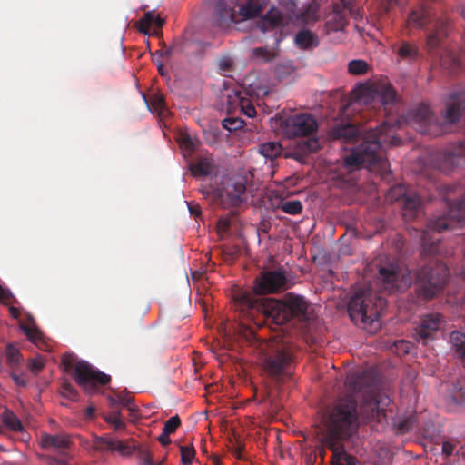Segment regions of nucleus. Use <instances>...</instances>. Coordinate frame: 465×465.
<instances>
[{
	"label": "nucleus",
	"mask_w": 465,
	"mask_h": 465,
	"mask_svg": "<svg viewBox=\"0 0 465 465\" xmlns=\"http://www.w3.org/2000/svg\"><path fill=\"white\" fill-rule=\"evenodd\" d=\"M345 384L357 394L361 404L358 411L356 396L348 395L340 399L328 415L325 444L332 451L331 465H357L356 458L341 449L337 441L349 438L356 430L360 415L363 420L380 421L391 401L381 391L378 378L371 370L349 375Z\"/></svg>",
	"instance_id": "f257e3e1"
},
{
	"label": "nucleus",
	"mask_w": 465,
	"mask_h": 465,
	"mask_svg": "<svg viewBox=\"0 0 465 465\" xmlns=\"http://www.w3.org/2000/svg\"><path fill=\"white\" fill-rule=\"evenodd\" d=\"M239 309L247 314L262 313L267 322L276 325L289 323L302 331L309 329L313 320V310L310 302L302 295L287 292L281 299L257 297L243 293L238 298Z\"/></svg>",
	"instance_id": "f03ea898"
},
{
	"label": "nucleus",
	"mask_w": 465,
	"mask_h": 465,
	"mask_svg": "<svg viewBox=\"0 0 465 465\" xmlns=\"http://www.w3.org/2000/svg\"><path fill=\"white\" fill-rule=\"evenodd\" d=\"M400 143L401 139L395 135L394 125L385 122L366 134L359 146L344 158V166L350 171L364 167L384 173L388 162L384 159L383 151L388 146Z\"/></svg>",
	"instance_id": "7ed1b4c3"
},
{
	"label": "nucleus",
	"mask_w": 465,
	"mask_h": 465,
	"mask_svg": "<svg viewBox=\"0 0 465 465\" xmlns=\"http://www.w3.org/2000/svg\"><path fill=\"white\" fill-rule=\"evenodd\" d=\"M464 111L465 100L459 95L447 104L446 109L442 112L441 122L430 107L423 103L411 111L410 119L419 133L437 136L444 132L446 124L457 123Z\"/></svg>",
	"instance_id": "20e7f679"
},
{
	"label": "nucleus",
	"mask_w": 465,
	"mask_h": 465,
	"mask_svg": "<svg viewBox=\"0 0 465 465\" xmlns=\"http://www.w3.org/2000/svg\"><path fill=\"white\" fill-rule=\"evenodd\" d=\"M385 302L381 297H373L365 291H358L348 303V313L355 325L370 333H376L381 327V312Z\"/></svg>",
	"instance_id": "39448f33"
},
{
	"label": "nucleus",
	"mask_w": 465,
	"mask_h": 465,
	"mask_svg": "<svg viewBox=\"0 0 465 465\" xmlns=\"http://www.w3.org/2000/svg\"><path fill=\"white\" fill-rule=\"evenodd\" d=\"M266 0H218L212 14L213 25L226 29L232 23L259 16Z\"/></svg>",
	"instance_id": "423d86ee"
},
{
	"label": "nucleus",
	"mask_w": 465,
	"mask_h": 465,
	"mask_svg": "<svg viewBox=\"0 0 465 465\" xmlns=\"http://www.w3.org/2000/svg\"><path fill=\"white\" fill-rule=\"evenodd\" d=\"M465 222V194L457 202L449 204L447 215L430 220L426 229L420 232L423 252L428 255L439 252V237L434 232L451 230L455 223Z\"/></svg>",
	"instance_id": "0eeeda50"
},
{
	"label": "nucleus",
	"mask_w": 465,
	"mask_h": 465,
	"mask_svg": "<svg viewBox=\"0 0 465 465\" xmlns=\"http://www.w3.org/2000/svg\"><path fill=\"white\" fill-rule=\"evenodd\" d=\"M293 351L283 341H272L267 344L262 358V367L266 374L277 385L292 378Z\"/></svg>",
	"instance_id": "6e6552de"
},
{
	"label": "nucleus",
	"mask_w": 465,
	"mask_h": 465,
	"mask_svg": "<svg viewBox=\"0 0 465 465\" xmlns=\"http://www.w3.org/2000/svg\"><path fill=\"white\" fill-rule=\"evenodd\" d=\"M415 288L419 297L429 301L440 293L450 276L449 269L441 262L431 260L416 272Z\"/></svg>",
	"instance_id": "1a4fd4ad"
},
{
	"label": "nucleus",
	"mask_w": 465,
	"mask_h": 465,
	"mask_svg": "<svg viewBox=\"0 0 465 465\" xmlns=\"http://www.w3.org/2000/svg\"><path fill=\"white\" fill-rule=\"evenodd\" d=\"M62 364L66 371L74 369L75 381L85 390H93L97 384L106 385L111 381L109 375L94 369L87 361H77L74 354H64Z\"/></svg>",
	"instance_id": "9d476101"
},
{
	"label": "nucleus",
	"mask_w": 465,
	"mask_h": 465,
	"mask_svg": "<svg viewBox=\"0 0 465 465\" xmlns=\"http://www.w3.org/2000/svg\"><path fill=\"white\" fill-rule=\"evenodd\" d=\"M282 133L289 138L307 136L317 130V123L310 114H295L289 116H279L277 119Z\"/></svg>",
	"instance_id": "9b49d317"
},
{
	"label": "nucleus",
	"mask_w": 465,
	"mask_h": 465,
	"mask_svg": "<svg viewBox=\"0 0 465 465\" xmlns=\"http://www.w3.org/2000/svg\"><path fill=\"white\" fill-rule=\"evenodd\" d=\"M288 288L286 271L282 268L261 272L260 278L255 280L254 292L256 295L276 293Z\"/></svg>",
	"instance_id": "f8f14e48"
},
{
	"label": "nucleus",
	"mask_w": 465,
	"mask_h": 465,
	"mask_svg": "<svg viewBox=\"0 0 465 465\" xmlns=\"http://www.w3.org/2000/svg\"><path fill=\"white\" fill-rule=\"evenodd\" d=\"M217 198L224 208L240 206L247 201L245 178L229 179L218 191Z\"/></svg>",
	"instance_id": "ddd939ff"
},
{
	"label": "nucleus",
	"mask_w": 465,
	"mask_h": 465,
	"mask_svg": "<svg viewBox=\"0 0 465 465\" xmlns=\"http://www.w3.org/2000/svg\"><path fill=\"white\" fill-rule=\"evenodd\" d=\"M387 201L401 202L402 214L405 219H413L421 205L420 197L414 192H410L403 184L391 187L386 194Z\"/></svg>",
	"instance_id": "4468645a"
},
{
	"label": "nucleus",
	"mask_w": 465,
	"mask_h": 465,
	"mask_svg": "<svg viewBox=\"0 0 465 465\" xmlns=\"http://www.w3.org/2000/svg\"><path fill=\"white\" fill-rule=\"evenodd\" d=\"M17 303L8 304V311L12 318L19 321V327L27 339L35 344L40 350L48 351V344L39 328L35 325L34 318L27 316L26 322L19 320L21 315V308L16 306Z\"/></svg>",
	"instance_id": "2eb2a0df"
},
{
	"label": "nucleus",
	"mask_w": 465,
	"mask_h": 465,
	"mask_svg": "<svg viewBox=\"0 0 465 465\" xmlns=\"http://www.w3.org/2000/svg\"><path fill=\"white\" fill-rule=\"evenodd\" d=\"M443 322V317L440 313H429L421 318L420 325L416 328V339L422 344L433 341L435 335Z\"/></svg>",
	"instance_id": "dca6fc26"
},
{
	"label": "nucleus",
	"mask_w": 465,
	"mask_h": 465,
	"mask_svg": "<svg viewBox=\"0 0 465 465\" xmlns=\"http://www.w3.org/2000/svg\"><path fill=\"white\" fill-rule=\"evenodd\" d=\"M380 278L382 281V287L386 291L392 292L411 284V279L402 275L400 280L399 272L393 265L382 266L379 270Z\"/></svg>",
	"instance_id": "f3484780"
},
{
	"label": "nucleus",
	"mask_w": 465,
	"mask_h": 465,
	"mask_svg": "<svg viewBox=\"0 0 465 465\" xmlns=\"http://www.w3.org/2000/svg\"><path fill=\"white\" fill-rule=\"evenodd\" d=\"M449 31V20L439 18L434 22L433 28L427 35V48L430 53L434 54L438 51Z\"/></svg>",
	"instance_id": "a211bd4d"
},
{
	"label": "nucleus",
	"mask_w": 465,
	"mask_h": 465,
	"mask_svg": "<svg viewBox=\"0 0 465 465\" xmlns=\"http://www.w3.org/2000/svg\"><path fill=\"white\" fill-rule=\"evenodd\" d=\"M349 3L341 0L333 6V12L327 22L332 31H341L348 25Z\"/></svg>",
	"instance_id": "6ab92c4d"
},
{
	"label": "nucleus",
	"mask_w": 465,
	"mask_h": 465,
	"mask_svg": "<svg viewBox=\"0 0 465 465\" xmlns=\"http://www.w3.org/2000/svg\"><path fill=\"white\" fill-rule=\"evenodd\" d=\"M330 135L334 140L351 143L358 137L359 129L352 124H340L331 129Z\"/></svg>",
	"instance_id": "aec40b11"
},
{
	"label": "nucleus",
	"mask_w": 465,
	"mask_h": 465,
	"mask_svg": "<svg viewBox=\"0 0 465 465\" xmlns=\"http://www.w3.org/2000/svg\"><path fill=\"white\" fill-rule=\"evenodd\" d=\"M256 395L260 398L259 401L266 405L270 411L277 412L281 409L282 404L278 400L279 390L277 388L265 385Z\"/></svg>",
	"instance_id": "412c9836"
},
{
	"label": "nucleus",
	"mask_w": 465,
	"mask_h": 465,
	"mask_svg": "<svg viewBox=\"0 0 465 465\" xmlns=\"http://www.w3.org/2000/svg\"><path fill=\"white\" fill-rule=\"evenodd\" d=\"M294 44L300 49L309 50L317 47L320 41L316 34L308 29H302L296 34Z\"/></svg>",
	"instance_id": "4be33fe9"
},
{
	"label": "nucleus",
	"mask_w": 465,
	"mask_h": 465,
	"mask_svg": "<svg viewBox=\"0 0 465 465\" xmlns=\"http://www.w3.org/2000/svg\"><path fill=\"white\" fill-rule=\"evenodd\" d=\"M378 84L376 85H361L355 91V99L359 104L371 105L377 103Z\"/></svg>",
	"instance_id": "5701e85b"
},
{
	"label": "nucleus",
	"mask_w": 465,
	"mask_h": 465,
	"mask_svg": "<svg viewBox=\"0 0 465 465\" xmlns=\"http://www.w3.org/2000/svg\"><path fill=\"white\" fill-rule=\"evenodd\" d=\"M70 439L67 435H51L44 434L41 437V445L43 448H54L57 450H65L70 448Z\"/></svg>",
	"instance_id": "b1692460"
},
{
	"label": "nucleus",
	"mask_w": 465,
	"mask_h": 465,
	"mask_svg": "<svg viewBox=\"0 0 465 465\" xmlns=\"http://www.w3.org/2000/svg\"><path fill=\"white\" fill-rule=\"evenodd\" d=\"M5 363L8 370L20 369L23 365V356L17 343H8L5 347Z\"/></svg>",
	"instance_id": "393cba45"
},
{
	"label": "nucleus",
	"mask_w": 465,
	"mask_h": 465,
	"mask_svg": "<svg viewBox=\"0 0 465 465\" xmlns=\"http://www.w3.org/2000/svg\"><path fill=\"white\" fill-rule=\"evenodd\" d=\"M153 24H154L157 28H162L164 24V20L159 15H156L154 11H148L137 22V28L139 32L147 35L149 34Z\"/></svg>",
	"instance_id": "a878e982"
},
{
	"label": "nucleus",
	"mask_w": 465,
	"mask_h": 465,
	"mask_svg": "<svg viewBox=\"0 0 465 465\" xmlns=\"http://www.w3.org/2000/svg\"><path fill=\"white\" fill-rule=\"evenodd\" d=\"M397 98V94L394 88L390 84H378L377 103L384 107L392 104Z\"/></svg>",
	"instance_id": "bb28decb"
},
{
	"label": "nucleus",
	"mask_w": 465,
	"mask_h": 465,
	"mask_svg": "<svg viewBox=\"0 0 465 465\" xmlns=\"http://www.w3.org/2000/svg\"><path fill=\"white\" fill-rule=\"evenodd\" d=\"M215 165L213 160L209 157H201L191 165L192 173L195 176H208L214 172Z\"/></svg>",
	"instance_id": "cd10ccee"
},
{
	"label": "nucleus",
	"mask_w": 465,
	"mask_h": 465,
	"mask_svg": "<svg viewBox=\"0 0 465 465\" xmlns=\"http://www.w3.org/2000/svg\"><path fill=\"white\" fill-rule=\"evenodd\" d=\"M429 21L428 12L423 8L412 10L406 21L407 27L409 28H423Z\"/></svg>",
	"instance_id": "c85d7f7f"
},
{
	"label": "nucleus",
	"mask_w": 465,
	"mask_h": 465,
	"mask_svg": "<svg viewBox=\"0 0 465 465\" xmlns=\"http://www.w3.org/2000/svg\"><path fill=\"white\" fill-rule=\"evenodd\" d=\"M284 16L277 8H271L263 16L262 25L264 30L276 28L283 24Z\"/></svg>",
	"instance_id": "c756f323"
},
{
	"label": "nucleus",
	"mask_w": 465,
	"mask_h": 465,
	"mask_svg": "<svg viewBox=\"0 0 465 465\" xmlns=\"http://www.w3.org/2000/svg\"><path fill=\"white\" fill-rule=\"evenodd\" d=\"M440 63L442 68L449 71L450 74L458 73L461 68L460 59L453 53L446 50L440 56Z\"/></svg>",
	"instance_id": "7c9ffc66"
},
{
	"label": "nucleus",
	"mask_w": 465,
	"mask_h": 465,
	"mask_svg": "<svg viewBox=\"0 0 465 465\" xmlns=\"http://www.w3.org/2000/svg\"><path fill=\"white\" fill-rule=\"evenodd\" d=\"M258 152L264 158L272 161L282 154V146L279 142H267L259 145Z\"/></svg>",
	"instance_id": "2f4dec72"
},
{
	"label": "nucleus",
	"mask_w": 465,
	"mask_h": 465,
	"mask_svg": "<svg viewBox=\"0 0 465 465\" xmlns=\"http://www.w3.org/2000/svg\"><path fill=\"white\" fill-rule=\"evenodd\" d=\"M4 426L13 431H21L23 430L21 420L14 412L7 409L2 412V428ZM4 434V430H2V436Z\"/></svg>",
	"instance_id": "473e14b6"
},
{
	"label": "nucleus",
	"mask_w": 465,
	"mask_h": 465,
	"mask_svg": "<svg viewBox=\"0 0 465 465\" xmlns=\"http://www.w3.org/2000/svg\"><path fill=\"white\" fill-rule=\"evenodd\" d=\"M134 398L129 393L118 394L115 398L110 397L109 401L112 407L122 405L126 407L131 412H135L137 409L133 405Z\"/></svg>",
	"instance_id": "72a5a7b5"
},
{
	"label": "nucleus",
	"mask_w": 465,
	"mask_h": 465,
	"mask_svg": "<svg viewBox=\"0 0 465 465\" xmlns=\"http://www.w3.org/2000/svg\"><path fill=\"white\" fill-rule=\"evenodd\" d=\"M397 54L401 59L414 60L418 56V47L407 42H402L397 50Z\"/></svg>",
	"instance_id": "f704fd0d"
},
{
	"label": "nucleus",
	"mask_w": 465,
	"mask_h": 465,
	"mask_svg": "<svg viewBox=\"0 0 465 465\" xmlns=\"http://www.w3.org/2000/svg\"><path fill=\"white\" fill-rule=\"evenodd\" d=\"M279 208L285 213L297 215L302 212L303 205L299 200L282 201Z\"/></svg>",
	"instance_id": "c9c22d12"
},
{
	"label": "nucleus",
	"mask_w": 465,
	"mask_h": 465,
	"mask_svg": "<svg viewBox=\"0 0 465 465\" xmlns=\"http://www.w3.org/2000/svg\"><path fill=\"white\" fill-rule=\"evenodd\" d=\"M277 56V52L269 50L266 47H256L252 50V57L260 62L267 63L272 61Z\"/></svg>",
	"instance_id": "e433bc0d"
},
{
	"label": "nucleus",
	"mask_w": 465,
	"mask_h": 465,
	"mask_svg": "<svg viewBox=\"0 0 465 465\" xmlns=\"http://www.w3.org/2000/svg\"><path fill=\"white\" fill-rule=\"evenodd\" d=\"M369 69V64L361 59L352 60L348 64L349 73L353 75H362L366 74Z\"/></svg>",
	"instance_id": "4c0bfd02"
},
{
	"label": "nucleus",
	"mask_w": 465,
	"mask_h": 465,
	"mask_svg": "<svg viewBox=\"0 0 465 465\" xmlns=\"http://www.w3.org/2000/svg\"><path fill=\"white\" fill-rule=\"evenodd\" d=\"M220 74L224 76H232L234 68L233 59L230 56H223L218 61Z\"/></svg>",
	"instance_id": "58836bf2"
},
{
	"label": "nucleus",
	"mask_w": 465,
	"mask_h": 465,
	"mask_svg": "<svg viewBox=\"0 0 465 465\" xmlns=\"http://www.w3.org/2000/svg\"><path fill=\"white\" fill-rule=\"evenodd\" d=\"M465 156V141L459 142L457 145L453 146L448 151L449 161L452 164H458L457 158Z\"/></svg>",
	"instance_id": "ea45409f"
},
{
	"label": "nucleus",
	"mask_w": 465,
	"mask_h": 465,
	"mask_svg": "<svg viewBox=\"0 0 465 465\" xmlns=\"http://www.w3.org/2000/svg\"><path fill=\"white\" fill-rule=\"evenodd\" d=\"M450 342L456 349V352L460 355L465 349V333L454 331L450 333Z\"/></svg>",
	"instance_id": "a19ab883"
},
{
	"label": "nucleus",
	"mask_w": 465,
	"mask_h": 465,
	"mask_svg": "<svg viewBox=\"0 0 465 465\" xmlns=\"http://www.w3.org/2000/svg\"><path fill=\"white\" fill-rule=\"evenodd\" d=\"M104 420L107 423L112 424L116 430H123L125 427L120 411H113L104 417Z\"/></svg>",
	"instance_id": "79ce46f5"
},
{
	"label": "nucleus",
	"mask_w": 465,
	"mask_h": 465,
	"mask_svg": "<svg viewBox=\"0 0 465 465\" xmlns=\"http://www.w3.org/2000/svg\"><path fill=\"white\" fill-rule=\"evenodd\" d=\"M135 447L128 442L122 440H113L111 451H117L123 456H129L133 453Z\"/></svg>",
	"instance_id": "37998d69"
},
{
	"label": "nucleus",
	"mask_w": 465,
	"mask_h": 465,
	"mask_svg": "<svg viewBox=\"0 0 465 465\" xmlns=\"http://www.w3.org/2000/svg\"><path fill=\"white\" fill-rule=\"evenodd\" d=\"M9 375L12 378L14 383L17 387H25L27 384V379L25 376V371L22 370V367L20 369H11L8 370Z\"/></svg>",
	"instance_id": "c03bdc74"
},
{
	"label": "nucleus",
	"mask_w": 465,
	"mask_h": 465,
	"mask_svg": "<svg viewBox=\"0 0 465 465\" xmlns=\"http://www.w3.org/2000/svg\"><path fill=\"white\" fill-rule=\"evenodd\" d=\"M152 106L162 117L165 116L168 114V110L166 108L163 96L160 94L153 95V97L152 98Z\"/></svg>",
	"instance_id": "a18cd8bd"
},
{
	"label": "nucleus",
	"mask_w": 465,
	"mask_h": 465,
	"mask_svg": "<svg viewBox=\"0 0 465 465\" xmlns=\"http://www.w3.org/2000/svg\"><path fill=\"white\" fill-rule=\"evenodd\" d=\"M181 461L183 465H190L195 456V450L193 446H181Z\"/></svg>",
	"instance_id": "49530a36"
},
{
	"label": "nucleus",
	"mask_w": 465,
	"mask_h": 465,
	"mask_svg": "<svg viewBox=\"0 0 465 465\" xmlns=\"http://www.w3.org/2000/svg\"><path fill=\"white\" fill-rule=\"evenodd\" d=\"M179 143L181 146H183L188 152H193L198 146L197 140L193 139L187 134H181L179 137Z\"/></svg>",
	"instance_id": "de8ad7c7"
},
{
	"label": "nucleus",
	"mask_w": 465,
	"mask_h": 465,
	"mask_svg": "<svg viewBox=\"0 0 465 465\" xmlns=\"http://www.w3.org/2000/svg\"><path fill=\"white\" fill-rule=\"evenodd\" d=\"M112 443V440L95 437L93 440V449L96 451L111 450Z\"/></svg>",
	"instance_id": "09e8293b"
},
{
	"label": "nucleus",
	"mask_w": 465,
	"mask_h": 465,
	"mask_svg": "<svg viewBox=\"0 0 465 465\" xmlns=\"http://www.w3.org/2000/svg\"><path fill=\"white\" fill-rule=\"evenodd\" d=\"M181 426V420L178 415H174L171 417L168 420L165 421L163 430H164L165 434H173L176 431V430Z\"/></svg>",
	"instance_id": "8fccbe9b"
},
{
	"label": "nucleus",
	"mask_w": 465,
	"mask_h": 465,
	"mask_svg": "<svg viewBox=\"0 0 465 465\" xmlns=\"http://www.w3.org/2000/svg\"><path fill=\"white\" fill-rule=\"evenodd\" d=\"M222 125L229 131H236L243 126V121L239 118L227 117L223 120Z\"/></svg>",
	"instance_id": "3c124183"
},
{
	"label": "nucleus",
	"mask_w": 465,
	"mask_h": 465,
	"mask_svg": "<svg viewBox=\"0 0 465 465\" xmlns=\"http://www.w3.org/2000/svg\"><path fill=\"white\" fill-rule=\"evenodd\" d=\"M28 369L34 375H37L45 367V361L43 357L37 356L28 361Z\"/></svg>",
	"instance_id": "603ef678"
},
{
	"label": "nucleus",
	"mask_w": 465,
	"mask_h": 465,
	"mask_svg": "<svg viewBox=\"0 0 465 465\" xmlns=\"http://www.w3.org/2000/svg\"><path fill=\"white\" fill-rule=\"evenodd\" d=\"M61 394L71 401H75L78 397V391L70 382L63 383L61 386Z\"/></svg>",
	"instance_id": "864d4df0"
},
{
	"label": "nucleus",
	"mask_w": 465,
	"mask_h": 465,
	"mask_svg": "<svg viewBox=\"0 0 465 465\" xmlns=\"http://www.w3.org/2000/svg\"><path fill=\"white\" fill-rule=\"evenodd\" d=\"M236 95L239 99L240 105H241L244 114L247 115L248 117L255 116L256 110H255L254 106L252 104H251L248 100L243 99L241 96V93H237Z\"/></svg>",
	"instance_id": "5fc2aeb1"
},
{
	"label": "nucleus",
	"mask_w": 465,
	"mask_h": 465,
	"mask_svg": "<svg viewBox=\"0 0 465 465\" xmlns=\"http://www.w3.org/2000/svg\"><path fill=\"white\" fill-rule=\"evenodd\" d=\"M190 41L185 38H176L172 44V50L175 51L176 54H183L186 52Z\"/></svg>",
	"instance_id": "6e6d98bb"
},
{
	"label": "nucleus",
	"mask_w": 465,
	"mask_h": 465,
	"mask_svg": "<svg viewBox=\"0 0 465 465\" xmlns=\"http://www.w3.org/2000/svg\"><path fill=\"white\" fill-rule=\"evenodd\" d=\"M415 421V416H409L398 423V430L402 433L408 432L413 428Z\"/></svg>",
	"instance_id": "4d7b16f0"
},
{
	"label": "nucleus",
	"mask_w": 465,
	"mask_h": 465,
	"mask_svg": "<svg viewBox=\"0 0 465 465\" xmlns=\"http://www.w3.org/2000/svg\"><path fill=\"white\" fill-rule=\"evenodd\" d=\"M11 303H19L13 293L6 288L2 286V305H8Z\"/></svg>",
	"instance_id": "13d9d810"
},
{
	"label": "nucleus",
	"mask_w": 465,
	"mask_h": 465,
	"mask_svg": "<svg viewBox=\"0 0 465 465\" xmlns=\"http://www.w3.org/2000/svg\"><path fill=\"white\" fill-rule=\"evenodd\" d=\"M456 445L454 442L452 441H444L442 443V452L443 454H445L446 456L450 457L453 454V451H454V449H455Z\"/></svg>",
	"instance_id": "bf43d9fd"
},
{
	"label": "nucleus",
	"mask_w": 465,
	"mask_h": 465,
	"mask_svg": "<svg viewBox=\"0 0 465 465\" xmlns=\"http://www.w3.org/2000/svg\"><path fill=\"white\" fill-rule=\"evenodd\" d=\"M397 352L408 353L410 351V344L405 341H397L394 343Z\"/></svg>",
	"instance_id": "052dcab7"
},
{
	"label": "nucleus",
	"mask_w": 465,
	"mask_h": 465,
	"mask_svg": "<svg viewBox=\"0 0 465 465\" xmlns=\"http://www.w3.org/2000/svg\"><path fill=\"white\" fill-rule=\"evenodd\" d=\"M142 461L140 465H155L148 450H141Z\"/></svg>",
	"instance_id": "680f3d73"
},
{
	"label": "nucleus",
	"mask_w": 465,
	"mask_h": 465,
	"mask_svg": "<svg viewBox=\"0 0 465 465\" xmlns=\"http://www.w3.org/2000/svg\"><path fill=\"white\" fill-rule=\"evenodd\" d=\"M170 435L171 434H165L164 430H162V433L158 436L157 440L163 446H168L171 443Z\"/></svg>",
	"instance_id": "e2e57ef3"
},
{
	"label": "nucleus",
	"mask_w": 465,
	"mask_h": 465,
	"mask_svg": "<svg viewBox=\"0 0 465 465\" xmlns=\"http://www.w3.org/2000/svg\"><path fill=\"white\" fill-rule=\"evenodd\" d=\"M305 16L308 20L316 21L319 18V15H317V10L312 8H308L305 12Z\"/></svg>",
	"instance_id": "0e129e2a"
},
{
	"label": "nucleus",
	"mask_w": 465,
	"mask_h": 465,
	"mask_svg": "<svg viewBox=\"0 0 465 465\" xmlns=\"http://www.w3.org/2000/svg\"><path fill=\"white\" fill-rule=\"evenodd\" d=\"M230 227V222L228 220H220L218 222V228L221 232H226Z\"/></svg>",
	"instance_id": "69168bd1"
},
{
	"label": "nucleus",
	"mask_w": 465,
	"mask_h": 465,
	"mask_svg": "<svg viewBox=\"0 0 465 465\" xmlns=\"http://www.w3.org/2000/svg\"><path fill=\"white\" fill-rule=\"evenodd\" d=\"M188 208H189L190 213L194 215L195 217H197L201 214V210H200L199 205L189 204Z\"/></svg>",
	"instance_id": "338daca9"
},
{
	"label": "nucleus",
	"mask_w": 465,
	"mask_h": 465,
	"mask_svg": "<svg viewBox=\"0 0 465 465\" xmlns=\"http://www.w3.org/2000/svg\"><path fill=\"white\" fill-rule=\"evenodd\" d=\"M95 409L93 406H89L85 411V415L88 418H93L94 416Z\"/></svg>",
	"instance_id": "774afa93"
}]
</instances>
